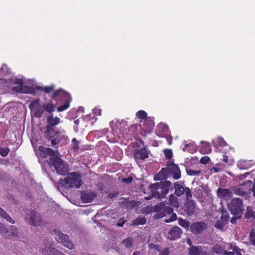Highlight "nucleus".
<instances>
[{"instance_id": "obj_63", "label": "nucleus", "mask_w": 255, "mask_h": 255, "mask_svg": "<svg viewBox=\"0 0 255 255\" xmlns=\"http://www.w3.org/2000/svg\"><path fill=\"white\" fill-rule=\"evenodd\" d=\"M228 160V156H226V155H224V156H223V160L225 162H227Z\"/></svg>"}, {"instance_id": "obj_16", "label": "nucleus", "mask_w": 255, "mask_h": 255, "mask_svg": "<svg viewBox=\"0 0 255 255\" xmlns=\"http://www.w3.org/2000/svg\"><path fill=\"white\" fill-rule=\"evenodd\" d=\"M167 166L175 179H178L181 177V172L178 166L172 163H168Z\"/></svg>"}, {"instance_id": "obj_53", "label": "nucleus", "mask_w": 255, "mask_h": 255, "mask_svg": "<svg viewBox=\"0 0 255 255\" xmlns=\"http://www.w3.org/2000/svg\"><path fill=\"white\" fill-rule=\"evenodd\" d=\"M15 84L18 85V86H22L23 85V81L21 79L15 78L14 81Z\"/></svg>"}, {"instance_id": "obj_27", "label": "nucleus", "mask_w": 255, "mask_h": 255, "mask_svg": "<svg viewBox=\"0 0 255 255\" xmlns=\"http://www.w3.org/2000/svg\"><path fill=\"white\" fill-rule=\"evenodd\" d=\"M55 86L54 84H51L49 86H45V87H40V86H37L36 89L38 90H41L44 91L45 93L47 94H50L51 92H54V89H55Z\"/></svg>"}, {"instance_id": "obj_40", "label": "nucleus", "mask_w": 255, "mask_h": 255, "mask_svg": "<svg viewBox=\"0 0 255 255\" xmlns=\"http://www.w3.org/2000/svg\"><path fill=\"white\" fill-rule=\"evenodd\" d=\"M147 113L143 110H140L136 113V117L140 119H146L147 117Z\"/></svg>"}, {"instance_id": "obj_47", "label": "nucleus", "mask_w": 255, "mask_h": 255, "mask_svg": "<svg viewBox=\"0 0 255 255\" xmlns=\"http://www.w3.org/2000/svg\"><path fill=\"white\" fill-rule=\"evenodd\" d=\"M210 160V159L209 157H208V156H205L201 157V158L200 159V162L204 164H206L209 162Z\"/></svg>"}, {"instance_id": "obj_7", "label": "nucleus", "mask_w": 255, "mask_h": 255, "mask_svg": "<svg viewBox=\"0 0 255 255\" xmlns=\"http://www.w3.org/2000/svg\"><path fill=\"white\" fill-rule=\"evenodd\" d=\"M51 98L56 102H71L72 98L70 93L62 89H59L52 93Z\"/></svg>"}, {"instance_id": "obj_6", "label": "nucleus", "mask_w": 255, "mask_h": 255, "mask_svg": "<svg viewBox=\"0 0 255 255\" xmlns=\"http://www.w3.org/2000/svg\"><path fill=\"white\" fill-rule=\"evenodd\" d=\"M39 103L40 100L37 99L32 101L29 105V108L33 116L37 118L41 117L44 113L43 104L40 105Z\"/></svg>"}, {"instance_id": "obj_62", "label": "nucleus", "mask_w": 255, "mask_h": 255, "mask_svg": "<svg viewBox=\"0 0 255 255\" xmlns=\"http://www.w3.org/2000/svg\"><path fill=\"white\" fill-rule=\"evenodd\" d=\"M125 224V221H123L122 222H119L117 224V225L119 227H122Z\"/></svg>"}, {"instance_id": "obj_9", "label": "nucleus", "mask_w": 255, "mask_h": 255, "mask_svg": "<svg viewBox=\"0 0 255 255\" xmlns=\"http://www.w3.org/2000/svg\"><path fill=\"white\" fill-rule=\"evenodd\" d=\"M175 192L174 194L178 197L183 195L185 193L186 199L189 200L192 198V193L189 187H184L182 185L177 182L174 183Z\"/></svg>"}, {"instance_id": "obj_39", "label": "nucleus", "mask_w": 255, "mask_h": 255, "mask_svg": "<svg viewBox=\"0 0 255 255\" xmlns=\"http://www.w3.org/2000/svg\"><path fill=\"white\" fill-rule=\"evenodd\" d=\"M164 205L165 204L163 203H160L159 204L156 205L153 208L154 212H160L162 211L163 212Z\"/></svg>"}, {"instance_id": "obj_55", "label": "nucleus", "mask_w": 255, "mask_h": 255, "mask_svg": "<svg viewBox=\"0 0 255 255\" xmlns=\"http://www.w3.org/2000/svg\"><path fill=\"white\" fill-rule=\"evenodd\" d=\"M93 113L96 116H101L102 110L98 108H95L93 110Z\"/></svg>"}, {"instance_id": "obj_60", "label": "nucleus", "mask_w": 255, "mask_h": 255, "mask_svg": "<svg viewBox=\"0 0 255 255\" xmlns=\"http://www.w3.org/2000/svg\"><path fill=\"white\" fill-rule=\"evenodd\" d=\"M6 212L0 207V215L1 217H3L4 215H6Z\"/></svg>"}, {"instance_id": "obj_10", "label": "nucleus", "mask_w": 255, "mask_h": 255, "mask_svg": "<svg viewBox=\"0 0 255 255\" xmlns=\"http://www.w3.org/2000/svg\"><path fill=\"white\" fill-rule=\"evenodd\" d=\"M207 228V224L204 222H196L192 223L190 226V232L195 235L201 234Z\"/></svg>"}, {"instance_id": "obj_29", "label": "nucleus", "mask_w": 255, "mask_h": 255, "mask_svg": "<svg viewBox=\"0 0 255 255\" xmlns=\"http://www.w3.org/2000/svg\"><path fill=\"white\" fill-rule=\"evenodd\" d=\"M35 93V89L33 87L23 85L22 86L21 93L33 94Z\"/></svg>"}, {"instance_id": "obj_20", "label": "nucleus", "mask_w": 255, "mask_h": 255, "mask_svg": "<svg viewBox=\"0 0 255 255\" xmlns=\"http://www.w3.org/2000/svg\"><path fill=\"white\" fill-rule=\"evenodd\" d=\"M143 126L145 128L146 131H151L154 126L153 118L148 117L145 119Z\"/></svg>"}, {"instance_id": "obj_42", "label": "nucleus", "mask_w": 255, "mask_h": 255, "mask_svg": "<svg viewBox=\"0 0 255 255\" xmlns=\"http://www.w3.org/2000/svg\"><path fill=\"white\" fill-rule=\"evenodd\" d=\"M224 255H242V254L240 250L235 248L232 252H225Z\"/></svg>"}, {"instance_id": "obj_45", "label": "nucleus", "mask_w": 255, "mask_h": 255, "mask_svg": "<svg viewBox=\"0 0 255 255\" xmlns=\"http://www.w3.org/2000/svg\"><path fill=\"white\" fill-rule=\"evenodd\" d=\"M164 154L166 158L170 159L173 156L172 151L171 149H166L164 150Z\"/></svg>"}, {"instance_id": "obj_4", "label": "nucleus", "mask_w": 255, "mask_h": 255, "mask_svg": "<svg viewBox=\"0 0 255 255\" xmlns=\"http://www.w3.org/2000/svg\"><path fill=\"white\" fill-rule=\"evenodd\" d=\"M228 208L234 216L241 217L243 210V203L240 198L233 199L228 205Z\"/></svg>"}, {"instance_id": "obj_30", "label": "nucleus", "mask_w": 255, "mask_h": 255, "mask_svg": "<svg viewBox=\"0 0 255 255\" xmlns=\"http://www.w3.org/2000/svg\"><path fill=\"white\" fill-rule=\"evenodd\" d=\"M217 195L219 197H227L229 196L230 193L231 191L230 189H223L219 188L217 189Z\"/></svg>"}, {"instance_id": "obj_34", "label": "nucleus", "mask_w": 255, "mask_h": 255, "mask_svg": "<svg viewBox=\"0 0 255 255\" xmlns=\"http://www.w3.org/2000/svg\"><path fill=\"white\" fill-rule=\"evenodd\" d=\"M245 217L247 219H252L255 221V211L251 208H248Z\"/></svg>"}, {"instance_id": "obj_56", "label": "nucleus", "mask_w": 255, "mask_h": 255, "mask_svg": "<svg viewBox=\"0 0 255 255\" xmlns=\"http://www.w3.org/2000/svg\"><path fill=\"white\" fill-rule=\"evenodd\" d=\"M219 144L221 146H224L226 144V141L222 138H218Z\"/></svg>"}, {"instance_id": "obj_64", "label": "nucleus", "mask_w": 255, "mask_h": 255, "mask_svg": "<svg viewBox=\"0 0 255 255\" xmlns=\"http://www.w3.org/2000/svg\"><path fill=\"white\" fill-rule=\"evenodd\" d=\"M80 121L79 119L75 120L74 121V124L76 125H78L79 124Z\"/></svg>"}, {"instance_id": "obj_19", "label": "nucleus", "mask_w": 255, "mask_h": 255, "mask_svg": "<svg viewBox=\"0 0 255 255\" xmlns=\"http://www.w3.org/2000/svg\"><path fill=\"white\" fill-rule=\"evenodd\" d=\"M229 216L228 215H222L220 219L216 222L215 227L222 230L225 225L228 222Z\"/></svg>"}, {"instance_id": "obj_21", "label": "nucleus", "mask_w": 255, "mask_h": 255, "mask_svg": "<svg viewBox=\"0 0 255 255\" xmlns=\"http://www.w3.org/2000/svg\"><path fill=\"white\" fill-rule=\"evenodd\" d=\"M203 249L201 246L192 247L188 249L189 255H201L203 252Z\"/></svg>"}, {"instance_id": "obj_37", "label": "nucleus", "mask_w": 255, "mask_h": 255, "mask_svg": "<svg viewBox=\"0 0 255 255\" xmlns=\"http://www.w3.org/2000/svg\"><path fill=\"white\" fill-rule=\"evenodd\" d=\"M64 102L65 103L63 105L58 107L57 108V110L58 112H61L67 110V109H68L70 106V103L71 102H69V101H65Z\"/></svg>"}, {"instance_id": "obj_14", "label": "nucleus", "mask_w": 255, "mask_h": 255, "mask_svg": "<svg viewBox=\"0 0 255 255\" xmlns=\"http://www.w3.org/2000/svg\"><path fill=\"white\" fill-rule=\"evenodd\" d=\"M135 161L138 163L148 157V152L145 147L136 150L133 154Z\"/></svg>"}, {"instance_id": "obj_18", "label": "nucleus", "mask_w": 255, "mask_h": 255, "mask_svg": "<svg viewBox=\"0 0 255 255\" xmlns=\"http://www.w3.org/2000/svg\"><path fill=\"white\" fill-rule=\"evenodd\" d=\"M97 197L94 192H83L81 193V198L84 203L92 202Z\"/></svg>"}, {"instance_id": "obj_17", "label": "nucleus", "mask_w": 255, "mask_h": 255, "mask_svg": "<svg viewBox=\"0 0 255 255\" xmlns=\"http://www.w3.org/2000/svg\"><path fill=\"white\" fill-rule=\"evenodd\" d=\"M187 200L184 205L185 211L188 216H191L195 212V205L193 200Z\"/></svg>"}, {"instance_id": "obj_13", "label": "nucleus", "mask_w": 255, "mask_h": 255, "mask_svg": "<svg viewBox=\"0 0 255 255\" xmlns=\"http://www.w3.org/2000/svg\"><path fill=\"white\" fill-rule=\"evenodd\" d=\"M183 233V231L178 226H174L169 231L166 238L170 241H174L179 239Z\"/></svg>"}, {"instance_id": "obj_3", "label": "nucleus", "mask_w": 255, "mask_h": 255, "mask_svg": "<svg viewBox=\"0 0 255 255\" xmlns=\"http://www.w3.org/2000/svg\"><path fill=\"white\" fill-rule=\"evenodd\" d=\"M69 176L64 179H60L59 184L67 188H79L82 184L81 176L76 172L68 174Z\"/></svg>"}, {"instance_id": "obj_58", "label": "nucleus", "mask_w": 255, "mask_h": 255, "mask_svg": "<svg viewBox=\"0 0 255 255\" xmlns=\"http://www.w3.org/2000/svg\"><path fill=\"white\" fill-rule=\"evenodd\" d=\"M186 242H187V244L189 245V248H191L192 247L195 246L193 245V243L190 238L187 239Z\"/></svg>"}, {"instance_id": "obj_25", "label": "nucleus", "mask_w": 255, "mask_h": 255, "mask_svg": "<svg viewBox=\"0 0 255 255\" xmlns=\"http://www.w3.org/2000/svg\"><path fill=\"white\" fill-rule=\"evenodd\" d=\"M45 136L48 140L51 141L52 146H53L54 148H56L58 147V143L59 141V140L57 139V137L55 138L54 139H53V135H52V133H49H49L46 132Z\"/></svg>"}, {"instance_id": "obj_51", "label": "nucleus", "mask_w": 255, "mask_h": 255, "mask_svg": "<svg viewBox=\"0 0 255 255\" xmlns=\"http://www.w3.org/2000/svg\"><path fill=\"white\" fill-rule=\"evenodd\" d=\"M4 218L7 222H10L11 224H14V221L8 215V214L6 213V215H4V216L3 217Z\"/></svg>"}, {"instance_id": "obj_31", "label": "nucleus", "mask_w": 255, "mask_h": 255, "mask_svg": "<svg viewBox=\"0 0 255 255\" xmlns=\"http://www.w3.org/2000/svg\"><path fill=\"white\" fill-rule=\"evenodd\" d=\"M178 224L186 230H188L189 228H190V222L186 219L179 218L178 219Z\"/></svg>"}, {"instance_id": "obj_41", "label": "nucleus", "mask_w": 255, "mask_h": 255, "mask_svg": "<svg viewBox=\"0 0 255 255\" xmlns=\"http://www.w3.org/2000/svg\"><path fill=\"white\" fill-rule=\"evenodd\" d=\"M186 172L187 174L190 176H196L201 173L200 170H194L191 169H186Z\"/></svg>"}, {"instance_id": "obj_49", "label": "nucleus", "mask_w": 255, "mask_h": 255, "mask_svg": "<svg viewBox=\"0 0 255 255\" xmlns=\"http://www.w3.org/2000/svg\"><path fill=\"white\" fill-rule=\"evenodd\" d=\"M246 161H240L238 163V165L241 169H246L248 167L246 166Z\"/></svg>"}, {"instance_id": "obj_26", "label": "nucleus", "mask_w": 255, "mask_h": 255, "mask_svg": "<svg viewBox=\"0 0 255 255\" xmlns=\"http://www.w3.org/2000/svg\"><path fill=\"white\" fill-rule=\"evenodd\" d=\"M44 112L48 114H52L55 110V106L51 102L43 104Z\"/></svg>"}, {"instance_id": "obj_48", "label": "nucleus", "mask_w": 255, "mask_h": 255, "mask_svg": "<svg viewBox=\"0 0 255 255\" xmlns=\"http://www.w3.org/2000/svg\"><path fill=\"white\" fill-rule=\"evenodd\" d=\"M133 180V178L131 176H128L127 178H125L122 179V181L123 182L129 184Z\"/></svg>"}, {"instance_id": "obj_44", "label": "nucleus", "mask_w": 255, "mask_h": 255, "mask_svg": "<svg viewBox=\"0 0 255 255\" xmlns=\"http://www.w3.org/2000/svg\"><path fill=\"white\" fill-rule=\"evenodd\" d=\"M10 151L8 147L1 148L0 147V155L2 157L6 156Z\"/></svg>"}, {"instance_id": "obj_35", "label": "nucleus", "mask_w": 255, "mask_h": 255, "mask_svg": "<svg viewBox=\"0 0 255 255\" xmlns=\"http://www.w3.org/2000/svg\"><path fill=\"white\" fill-rule=\"evenodd\" d=\"M80 142L76 138L74 137L72 139V145L74 151L77 152L79 150Z\"/></svg>"}, {"instance_id": "obj_1", "label": "nucleus", "mask_w": 255, "mask_h": 255, "mask_svg": "<svg viewBox=\"0 0 255 255\" xmlns=\"http://www.w3.org/2000/svg\"><path fill=\"white\" fill-rule=\"evenodd\" d=\"M172 183L169 181L165 180L160 182H156L149 185L152 197L155 198H163L168 194L171 187Z\"/></svg>"}, {"instance_id": "obj_24", "label": "nucleus", "mask_w": 255, "mask_h": 255, "mask_svg": "<svg viewBox=\"0 0 255 255\" xmlns=\"http://www.w3.org/2000/svg\"><path fill=\"white\" fill-rule=\"evenodd\" d=\"M169 204L173 207L178 208L179 207L178 198L173 194H171L169 197Z\"/></svg>"}, {"instance_id": "obj_46", "label": "nucleus", "mask_w": 255, "mask_h": 255, "mask_svg": "<svg viewBox=\"0 0 255 255\" xmlns=\"http://www.w3.org/2000/svg\"><path fill=\"white\" fill-rule=\"evenodd\" d=\"M177 215L176 213H173L172 214L171 216L169 219H167L165 220V222L166 223H170L172 221H175L177 219Z\"/></svg>"}, {"instance_id": "obj_50", "label": "nucleus", "mask_w": 255, "mask_h": 255, "mask_svg": "<svg viewBox=\"0 0 255 255\" xmlns=\"http://www.w3.org/2000/svg\"><path fill=\"white\" fill-rule=\"evenodd\" d=\"M13 91L21 93L22 86H14L12 88Z\"/></svg>"}, {"instance_id": "obj_15", "label": "nucleus", "mask_w": 255, "mask_h": 255, "mask_svg": "<svg viewBox=\"0 0 255 255\" xmlns=\"http://www.w3.org/2000/svg\"><path fill=\"white\" fill-rule=\"evenodd\" d=\"M42 254L43 255H65L58 249L53 248L52 245H45V248L42 249Z\"/></svg>"}, {"instance_id": "obj_5", "label": "nucleus", "mask_w": 255, "mask_h": 255, "mask_svg": "<svg viewBox=\"0 0 255 255\" xmlns=\"http://www.w3.org/2000/svg\"><path fill=\"white\" fill-rule=\"evenodd\" d=\"M54 232L55 234V240L61 243L65 247L69 250H72L74 248V245L69 240L68 235L63 234L58 229H54Z\"/></svg>"}, {"instance_id": "obj_33", "label": "nucleus", "mask_w": 255, "mask_h": 255, "mask_svg": "<svg viewBox=\"0 0 255 255\" xmlns=\"http://www.w3.org/2000/svg\"><path fill=\"white\" fill-rule=\"evenodd\" d=\"M173 212V209L169 207H167L164 205L163 212H162L159 213L160 218H162L164 216H166V214H171Z\"/></svg>"}, {"instance_id": "obj_54", "label": "nucleus", "mask_w": 255, "mask_h": 255, "mask_svg": "<svg viewBox=\"0 0 255 255\" xmlns=\"http://www.w3.org/2000/svg\"><path fill=\"white\" fill-rule=\"evenodd\" d=\"M170 253L169 249L165 248L163 251L160 252L158 255H169Z\"/></svg>"}, {"instance_id": "obj_36", "label": "nucleus", "mask_w": 255, "mask_h": 255, "mask_svg": "<svg viewBox=\"0 0 255 255\" xmlns=\"http://www.w3.org/2000/svg\"><path fill=\"white\" fill-rule=\"evenodd\" d=\"M8 229L5 225L0 222V233L4 237L7 238L8 235Z\"/></svg>"}, {"instance_id": "obj_59", "label": "nucleus", "mask_w": 255, "mask_h": 255, "mask_svg": "<svg viewBox=\"0 0 255 255\" xmlns=\"http://www.w3.org/2000/svg\"><path fill=\"white\" fill-rule=\"evenodd\" d=\"M137 126L136 125H131L129 127V130L133 131L137 129Z\"/></svg>"}, {"instance_id": "obj_22", "label": "nucleus", "mask_w": 255, "mask_h": 255, "mask_svg": "<svg viewBox=\"0 0 255 255\" xmlns=\"http://www.w3.org/2000/svg\"><path fill=\"white\" fill-rule=\"evenodd\" d=\"M200 151L204 154L210 153L212 151L210 144L208 142L202 141L201 142Z\"/></svg>"}, {"instance_id": "obj_8", "label": "nucleus", "mask_w": 255, "mask_h": 255, "mask_svg": "<svg viewBox=\"0 0 255 255\" xmlns=\"http://www.w3.org/2000/svg\"><path fill=\"white\" fill-rule=\"evenodd\" d=\"M25 219L31 225L37 226L42 224L41 215L34 210L30 211L29 214H27Z\"/></svg>"}, {"instance_id": "obj_43", "label": "nucleus", "mask_w": 255, "mask_h": 255, "mask_svg": "<svg viewBox=\"0 0 255 255\" xmlns=\"http://www.w3.org/2000/svg\"><path fill=\"white\" fill-rule=\"evenodd\" d=\"M249 241L251 244L255 246V233L253 229L250 233Z\"/></svg>"}, {"instance_id": "obj_12", "label": "nucleus", "mask_w": 255, "mask_h": 255, "mask_svg": "<svg viewBox=\"0 0 255 255\" xmlns=\"http://www.w3.org/2000/svg\"><path fill=\"white\" fill-rule=\"evenodd\" d=\"M46 132L51 133L54 131V127L60 123V119L57 117H54L50 115L47 117Z\"/></svg>"}, {"instance_id": "obj_28", "label": "nucleus", "mask_w": 255, "mask_h": 255, "mask_svg": "<svg viewBox=\"0 0 255 255\" xmlns=\"http://www.w3.org/2000/svg\"><path fill=\"white\" fill-rule=\"evenodd\" d=\"M19 234L18 230L16 227L14 226H10L8 229L7 238L12 237H17Z\"/></svg>"}, {"instance_id": "obj_61", "label": "nucleus", "mask_w": 255, "mask_h": 255, "mask_svg": "<svg viewBox=\"0 0 255 255\" xmlns=\"http://www.w3.org/2000/svg\"><path fill=\"white\" fill-rule=\"evenodd\" d=\"M240 217H238L237 216H234V217H232L231 219V222L232 224H235L236 223V220Z\"/></svg>"}, {"instance_id": "obj_2", "label": "nucleus", "mask_w": 255, "mask_h": 255, "mask_svg": "<svg viewBox=\"0 0 255 255\" xmlns=\"http://www.w3.org/2000/svg\"><path fill=\"white\" fill-rule=\"evenodd\" d=\"M59 156V154L53 158L49 159L47 162L50 166L55 168L58 174L65 176L68 173L69 164L63 161Z\"/></svg>"}, {"instance_id": "obj_11", "label": "nucleus", "mask_w": 255, "mask_h": 255, "mask_svg": "<svg viewBox=\"0 0 255 255\" xmlns=\"http://www.w3.org/2000/svg\"><path fill=\"white\" fill-rule=\"evenodd\" d=\"M38 150L40 152V156L42 158H46L49 156V159H51L59 154V152L57 150L55 151L52 148L45 147L42 145L38 147Z\"/></svg>"}, {"instance_id": "obj_38", "label": "nucleus", "mask_w": 255, "mask_h": 255, "mask_svg": "<svg viewBox=\"0 0 255 255\" xmlns=\"http://www.w3.org/2000/svg\"><path fill=\"white\" fill-rule=\"evenodd\" d=\"M122 242L127 248H129L132 246L133 241L132 238L129 237L124 240Z\"/></svg>"}, {"instance_id": "obj_57", "label": "nucleus", "mask_w": 255, "mask_h": 255, "mask_svg": "<svg viewBox=\"0 0 255 255\" xmlns=\"http://www.w3.org/2000/svg\"><path fill=\"white\" fill-rule=\"evenodd\" d=\"M220 169L217 167H213L211 169L210 171L212 173H217L220 171Z\"/></svg>"}, {"instance_id": "obj_23", "label": "nucleus", "mask_w": 255, "mask_h": 255, "mask_svg": "<svg viewBox=\"0 0 255 255\" xmlns=\"http://www.w3.org/2000/svg\"><path fill=\"white\" fill-rule=\"evenodd\" d=\"M169 174V170L167 166L166 168H162L157 175L155 176V178H157L158 179H166Z\"/></svg>"}, {"instance_id": "obj_52", "label": "nucleus", "mask_w": 255, "mask_h": 255, "mask_svg": "<svg viewBox=\"0 0 255 255\" xmlns=\"http://www.w3.org/2000/svg\"><path fill=\"white\" fill-rule=\"evenodd\" d=\"M4 218L7 222H10L11 224H14V221L8 215V214L6 213V215H4V216L3 217Z\"/></svg>"}, {"instance_id": "obj_32", "label": "nucleus", "mask_w": 255, "mask_h": 255, "mask_svg": "<svg viewBox=\"0 0 255 255\" xmlns=\"http://www.w3.org/2000/svg\"><path fill=\"white\" fill-rule=\"evenodd\" d=\"M146 222V219L144 217H138L133 221L132 225L137 226L140 225H144Z\"/></svg>"}]
</instances>
